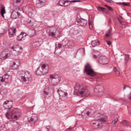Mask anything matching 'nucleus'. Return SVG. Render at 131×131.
I'll return each instance as SVG.
<instances>
[{
  "label": "nucleus",
  "instance_id": "nucleus-1",
  "mask_svg": "<svg viewBox=\"0 0 131 131\" xmlns=\"http://www.w3.org/2000/svg\"><path fill=\"white\" fill-rule=\"evenodd\" d=\"M74 93L80 94L82 96L87 97L90 94V92L82 83H77L74 87Z\"/></svg>",
  "mask_w": 131,
  "mask_h": 131
},
{
  "label": "nucleus",
  "instance_id": "nucleus-2",
  "mask_svg": "<svg viewBox=\"0 0 131 131\" xmlns=\"http://www.w3.org/2000/svg\"><path fill=\"white\" fill-rule=\"evenodd\" d=\"M97 117L98 120L93 121L91 123V125L93 128L95 129H101L102 127V121L107 122V116L105 115L98 113Z\"/></svg>",
  "mask_w": 131,
  "mask_h": 131
},
{
  "label": "nucleus",
  "instance_id": "nucleus-3",
  "mask_svg": "<svg viewBox=\"0 0 131 131\" xmlns=\"http://www.w3.org/2000/svg\"><path fill=\"white\" fill-rule=\"evenodd\" d=\"M31 77L29 72L23 70H21L18 71L17 75V78L18 80L21 81H23L25 82L29 80Z\"/></svg>",
  "mask_w": 131,
  "mask_h": 131
},
{
  "label": "nucleus",
  "instance_id": "nucleus-4",
  "mask_svg": "<svg viewBox=\"0 0 131 131\" xmlns=\"http://www.w3.org/2000/svg\"><path fill=\"white\" fill-rule=\"evenodd\" d=\"M84 71L88 75L91 76V79L92 78V79L97 74L92 69L91 65L88 62H87L85 66Z\"/></svg>",
  "mask_w": 131,
  "mask_h": 131
},
{
  "label": "nucleus",
  "instance_id": "nucleus-5",
  "mask_svg": "<svg viewBox=\"0 0 131 131\" xmlns=\"http://www.w3.org/2000/svg\"><path fill=\"white\" fill-rule=\"evenodd\" d=\"M61 34L60 31L56 29L55 27H52L50 29L49 32H48V35L50 36L54 37H57L60 36Z\"/></svg>",
  "mask_w": 131,
  "mask_h": 131
},
{
  "label": "nucleus",
  "instance_id": "nucleus-6",
  "mask_svg": "<svg viewBox=\"0 0 131 131\" xmlns=\"http://www.w3.org/2000/svg\"><path fill=\"white\" fill-rule=\"evenodd\" d=\"M49 81L51 84L57 85L59 82V77L57 75L50 74V75Z\"/></svg>",
  "mask_w": 131,
  "mask_h": 131
},
{
  "label": "nucleus",
  "instance_id": "nucleus-7",
  "mask_svg": "<svg viewBox=\"0 0 131 131\" xmlns=\"http://www.w3.org/2000/svg\"><path fill=\"white\" fill-rule=\"evenodd\" d=\"M59 96V99L62 100H64L67 99V98L68 94L67 92H64L59 89L57 90Z\"/></svg>",
  "mask_w": 131,
  "mask_h": 131
},
{
  "label": "nucleus",
  "instance_id": "nucleus-8",
  "mask_svg": "<svg viewBox=\"0 0 131 131\" xmlns=\"http://www.w3.org/2000/svg\"><path fill=\"white\" fill-rule=\"evenodd\" d=\"M94 88L95 91L98 93L99 95H101L103 94V88L102 86L100 85H97L95 86Z\"/></svg>",
  "mask_w": 131,
  "mask_h": 131
},
{
  "label": "nucleus",
  "instance_id": "nucleus-9",
  "mask_svg": "<svg viewBox=\"0 0 131 131\" xmlns=\"http://www.w3.org/2000/svg\"><path fill=\"white\" fill-rule=\"evenodd\" d=\"M78 25L81 26H85L86 25L87 22L86 20L81 18H77L76 19Z\"/></svg>",
  "mask_w": 131,
  "mask_h": 131
},
{
  "label": "nucleus",
  "instance_id": "nucleus-10",
  "mask_svg": "<svg viewBox=\"0 0 131 131\" xmlns=\"http://www.w3.org/2000/svg\"><path fill=\"white\" fill-rule=\"evenodd\" d=\"M106 57L104 56H101L99 59V62L101 64H107L108 62Z\"/></svg>",
  "mask_w": 131,
  "mask_h": 131
},
{
  "label": "nucleus",
  "instance_id": "nucleus-11",
  "mask_svg": "<svg viewBox=\"0 0 131 131\" xmlns=\"http://www.w3.org/2000/svg\"><path fill=\"white\" fill-rule=\"evenodd\" d=\"M19 62L18 60H17L15 62L11 61L10 64V67L13 69H16L18 68V65Z\"/></svg>",
  "mask_w": 131,
  "mask_h": 131
},
{
  "label": "nucleus",
  "instance_id": "nucleus-12",
  "mask_svg": "<svg viewBox=\"0 0 131 131\" xmlns=\"http://www.w3.org/2000/svg\"><path fill=\"white\" fill-rule=\"evenodd\" d=\"M12 49H15L19 54L23 51V48L20 46L17 45L11 47Z\"/></svg>",
  "mask_w": 131,
  "mask_h": 131
},
{
  "label": "nucleus",
  "instance_id": "nucleus-13",
  "mask_svg": "<svg viewBox=\"0 0 131 131\" xmlns=\"http://www.w3.org/2000/svg\"><path fill=\"white\" fill-rule=\"evenodd\" d=\"M20 15V13L15 10H13L11 13V17L13 19H16L18 18Z\"/></svg>",
  "mask_w": 131,
  "mask_h": 131
},
{
  "label": "nucleus",
  "instance_id": "nucleus-14",
  "mask_svg": "<svg viewBox=\"0 0 131 131\" xmlns=\"http://www.w3.org/2000/svg\"><path fill=\"white\" fill-rule=\"evenodd\" d=\"M9 54L4 51H3L0 54V58L2 60H4L8 57Z\"/></svg>",
  "mask_w": 131,
  "mask_h": 131
},
{
  "label": "nucleus",
  "instance_id": "nucleus-15",
  "mask_svg": "<svg viewBox=\"0 0 131 131\" xmlns=\"http://www.w3.org/2000/svg\"><path fill=\"white\" fill-rule=\"evenodd\" d=\"M47 72V70L46 71H42V70H40L39 68H38L37 70L35 72V73L37 75H44L45 74H46Z\"/></svg>",
  "mask_w": 131,
  "mask_h": 131
},
{
  "label": "nucleus",
  "instance_id": "nucleus-16",
  "mask_svg": "<svg viewBox=\"0 0 131 131\" xmlns=\"http://www.w3.org/2000/svg\"><path fill=\"white\" fill-rule=\"evenodd\" d=\"M4 104L6 105L7 107H5L7 109H9L12 107L13 103V101H5Z\"/></svg>",
  "mask_w": 131,
  "mask_h": 131
},
{
  "label": "nucleus",
  "instance_id": "nucleus-17",
  "mask_svg": "<svg viewBox=\"0 0 131 131\" xmlns=\"http://www.w3.org/2000/svg\"><path fill=\"white\" fill-rule=\"evenodd\" d=\"M37 120V118L36 116H32L30 118L29 121L30 123L32 124H35Z\"/></svg>",
  "mask_w": 131,
  "mask_h": 131
},
{
  "label": "nucleus",
  "instance_id": "nucleus-18",
  "mask_svg": "<svg viewBox=\"0 0 131 131\" xmlns=\"http://www.w3.org/2000/svg\"><path fill=\"white\" fill-rule=\"evenodd\" d=\"M69 2H70V1L67 0L64 1L63 0H60L59 2V4L60 6L64 5L66 6L68 5V4H66V3H68Z\"/></svg>",
  "mask_w": 131,
  "mask_h": 131
},
{
  "label": "nucleus",
  "instance_id": "nucleus-19",
  "mask_svg": "<svg viewBox=\"0 0 131 131\" xmlns=\"http://www.w3.org/2000/svg\"><path fill=\"white\" fill-rule=\"evenodd\" d=\"M112 29L111 28H109L108 30L107 31L105 35V37L107 38H109L111 37L112 35V33L111 32L112 31Z\"/></svg>",
  "mask_w": 131,
  "mask_h": 131
},
{
  "label": "nucleus",
  "instance_id": "nucleus-20",
  "mask_svg": "<svg viewBox=\"0 0 131 131\" xmlns=\"http://www.w3.org/2000/svg\"><path fill=\"white\" fill-rule=\"evenodd\" d=\"M16 30L14 28H10L9 30V33L10 35H13L15 34Z\"/></svg>",
  "mask_w": 131,
  "mask_h": 131
},
{
  "label": "nucleus",
  "instance_id": "nucleus-21",
  "mask_svg": "<svg viewBox=\"0 0 131 131\" xmlns=\"http://www.w3.org/2000/svg\"><path fill=\"white\" fill-rule=\"evenodd\" d=\"M45 4V3L39 1L36 3V5L37 7L40 8L43 7Z\"/></svg>",
  "mask_w": 131,
  "mask_h": 131
},
{
  "label": "nucleus",
  "instance_id": "nucleus-22",
  "mask_svg": "<svg viewBox=\"0 0 131 131\" xmlns=\"http://www.w3.org/2000/svg\"><path fill=\"white\" fill-rule=\"evenodd\" d=\"M2 78H3V80L4 82H8V80L9 78V77L8 75L5 74L3 76Z\"/></svg>",
  "mask_w": 131,
  "mask_h": 131
},
{
  "label": "nucleus",
  "instance_id": "nucleus-23",
  "mask_svg": "<svg viewBox=\"0 0 131 131\" xmlns=\"http://www.w3.org/2000/svg\"><path fill=\"white\" fill-rule=\"evenodd\" d=\"M11 51V53L12 55L14 56H17L19 54V53L15 49H12Z\"/></svg>",
  "mask_w": 131,
  "mask_h": 131
},
{
  "label": "nucleus",
  "instance_id": "nucleus-24",
  "mask_svg": "<svg viewBox=\"0 0 131 131\" xmlns=\"http://www.w3.org/2000/svg\"><path fill=\"white\" fill-rule=\"evenodd\" d=\"M14 4L16 6H18V5H17L18 3H20L21 1L22 0H13Z\"/></svg>",
  "mask_w": 131,
  "mask_h": 131
},
{
  "label": "nucleus",
  "instance_id": "nucleus-25",
  "mask_svg": "<svg viewBox=\"0 0 131 131\" xmlns=\"http://www.w3.org/2000/svg\"><path fill=\"white\" fill-rule=\"evenodd\" d=\"M1 5L2 7V8L1 11V13H2L3 14H4L5 12V7L2 4H1Z\"/></svg>",
  "mask_w": 131,
  "mask_h": 131
},
{
  "label": "nucleus",
  "instance_id": "nucleus-26",
  "mask_svg": "<svg viewBox=\"0 0 131 131\" xmlns=\"http://www.w3.org/2000/svg\"><path fill=\"white\" fill-rule=\"evenodd\" d=\"M119 4L125 6H130V5L129 3H125V2H123L122 3H119Z\"/></svg>",
  "mask_w": 131,
  "mask_h": 131
},
{
  "label": "nucleus",
  "instance_id": "nucleus-27",
  "mask_svg": "<svg viewBox=\"0 0 131 131\" xmlns=\"http://www.w3.org/2000/svg\"><path fill=\"white\" fill-rule=\"evenodd\" d=\"M9 111L8 112H7L6 113V116L7 118L8 119H10V117L9 116V113L11 112L12 113V112L13 111V110L12 109L9 110Z\"/></svg>",
  "mask_w": 131,
  "mask_h": 131
},
{
  "label": "nucleus",
  "instance_id": "nucleus-28",
  "mask_svg": "<svg viewBox=\"0 0 131 131\" xmlns=\"http://www.w3.org/2000/svg\"><path fill=\"white\" fill-rule=\"evenodd\" d=\"M98 41L96 40H94L92 41L91 45L93 47H94L97 44Z\"/></svg>",
  "mask_w": 131,
  "mask_h": 131
},
{
  "label": "nucleus",
  "instance_id": "nucleus-29",
  "mask_svg": "<svg viewBox=\"0 0 131 131\" xmlns=\"http://www.w3.org/2000/svg\"><path fill=\"white\" fill-rule=\"evenodd\" d=\"M55 45L56 46V48L58 47L59 48H60L62 47V45L60 43H58L57 42H56L55 43Z\"/></svg>",
  "mask_w": 131,
  "mask_h": 131
},
{
  "label": "nucleus",
  "instance_id": "nucleus-30",
  "mask_svg": "<svg viewBox=\"0 0 131 131\" xmlns=\"http://www.w3.org/2000/svg\"><path fill=\"white\" fill-rule=\"evenodd\" d=\"M73 44V42L72 40H69L67 43V45L68 46H71Z\"/></svg>",
  "mask_w": 131,
  "mask_h": 131
},
{
  "label": "nucleus",
  "instance_id": "nucleus-31",
  "mask_svg": "<svg viewBox=\"0 0 131 131\" xmlns=\"http://www.w3.org/2000/svg\"><path fill=\"white\" fill-rule=\"evenodd\" d=\"M46 65L44 64L42 65L41 67V68L42 71H45L46 70Z\"/></svg>",
  "mask_w": 131,
  "mask_h": 131
},
{
  "label": "nucleus",
  "instance_id": "nucleus-32",
  "mask_svg": "<svg viewBox=\"0 0 131 131\" xmlns=\"http://www.w3.org/2000/svg\"><path fill=\"white\" fill-rule=\"evenodd\" d=\"M23 38L22 35V34H21L19 35L17 37V39L19 41L21 40Z\"/></svg>",
  "mask_w": 131,
  "mask_h": 131
},
{
  "label": "nucleus",
  "instance_id": "nucleus-33",
  "mask_svg": "<svg viewBox=\"0 0 131 131\" xmlns=\"http://www.w3.org/2000/svg\"><path fill=\"white\" fill-rule=\"evenodd\" d=\"M97 9L98 10L101 12L104 10L105 9L104 8L99 6L97 7Z\"/></svg>",
  "mask_w": 131,
  "mask_h": 131
},
{
  "label": "nucleus",
  "instance_id": "nucleus-34",
  "mask_svg": "<svg viewBox=\"0 0 131 131\" xmlns=\"http://www.w3.org/2000/svg\"><path fill=\"white\" fill-rule=\"evenodd\" d=\"M125 61L126 62V63L128 62L129 59V55L128 54H125Z\"/></svg>",
  "mask_w": 131,
  "mask_h": 131
},
{
  "label": "nucleus",
  "instance_id": "nucleus-35",
  "mask_svg": "<svg viewBox=\"0 0 131 131\" xmlns=\"http://www.w3.org/2000/svg\"><path fill=\"white\" fill-rule=\"evenodd\" d=\"M33 45L35 46V47H37L39 46H40V44L39 42H37L34 43Z\"/></svg>",
  "mask_w": 131,
  "mask_h": 131
},
{
  "label": "nucleus",
  "instance_id": "nucleus-36",
  "mask_svg": "<svg viewBox=\"0 0 131 131\" xmlns=\"http://www.w3.org/2000/svg\"><path fill=\"white\" fill-rule=\"evenodd\" d=\"M118 120V118H117L116 119H114L112 121V123H113L114 124H115L117 122Z\"/></svg>",
  "mask_w": 131,
  "mask_h": 131
},
{
  "label": "nucleus",
  "instance_id": "nucleus-37",
  "mask_svg": "<svg viewBox=\"0 0 131 131\" xmlns=\"http://www.w3.org/2000/svg\"><path fill=\"white\" fill-rule=\"evenodd\" d=\"M70 2H73V3H75L76 2H81V0H72L71 1H70Z\"/></svg>",
  "mask_w": 131,
  "mask_h": 131
},
{
  "label": "nucleus",
  "instance_id": "nucleus-38",
  "mask_svg": "<svg viewBox=\"0 0 131 131\" xmlns=\"http://www.w3.org/2000/svg\"><path fill=\"white\" fill-rule=\"evenodd\" d=\"M3 82V78H2V77H0V85H1L2 83Z\"/></svg>",
  "mask_w": 131,
  "mask_h": 131
},
{
  "label": "nucleus",
  "instance_id": "nucleus-39",
  "mask_svg": "<svg viewBox=\"0 0 131 131\" xmlns=\"http://www.w3.org/2000/svg\"><path fill=\"white\" fill-rule=\"evenodd\" d=\"M114 69L115 72L118 74H120L119 72L117 70V69L116 67H114Z\"/></svg>",
  "mask_w": 131,
  "mask_h": 131
},
{
  "label": "nucleus",
  "instance_id": "nucleus-40",
  "mask_svg": "<svg viewBox=\"0 0 131 131\" xmlns=\"http://www.w3.org/2000/svg\"><path fill=\"white\" fill-rule=\"evenodd\" d=\"M20 34H22L23 38L24 37H26V34L23 32H21Z\"/></svg>",
  "mask_w": 131,
  "mask_h": 131
},
{
  "label": "nucleus",
  "instance_id": "nucleus-41",
  "mask_svg": "<svg viewBox=\"0 0 131 131\" xmlns=\"http://www.w3.org/2000/svg\"><path fill=\"white\" fill-rule=\"evenodd\" d=\"M107 8L109 10H111L112 12L113 11V9L111 7L108 6Z\"/></svg>",
  "mask_w": 131,
  "mask_h": 131
},
{
  "label": "nucleus",
  "instance_id": "nucleus-42",
  "mask_svg": "<svg viewBox=\"0 0 131 131\" xmlns=\"http://www.w3.org/2000/svg\"><path fill=\"white\" fill-rule=\"evenodd\" d=\"M106 42L107 44L108 45V46H110L111 44V42L110 41L106 40Z\"/></svg>",
  "mask_w": 131,
  "mask_h": 131
},
{
  "label": "nucleus",
  "instance_id": "nucleus-43",
  "mask_svg": "<svg viewBox=\"0 0 131 131\" xmlns=\"http://www.w3.org/2000/svg\"><path fill=\"white\" fill-rule=\"evenodd\" d=\"M89 26L90 28V29H92V25L91 24V23L89 21Z\"/></svg>",
  "mask_w": 131,
  "mask_h": 131
},
{
  "label": "nucleus",
  "instance_id": "nucleus-44",
  "mask_svg": "<svg viewBox=\"0 0 131 131\" xmlns=\"http://www.w3.org/2000/svg\"><path fill=\"white\" fill-rule=\"evenodd\" d=\"M99 56L98 54H94L93 55V57L95 59L97 57V56Z\"/></svg>",
  "mask_w": 131,
  "mask_h": 131
},
{
  "label": "nucleus",
  "instance_id": "nucleus-45",
  "mask_svg": "<svg viewBox=\"0 0 131 131\" xmlns=\"http://www.w3.org/2000/svg\"><path fill=\"white\" fill-rule=\"evenodd\" d=\"M127 97L129 99H131V92L127 96Z\"/></svg>",
  "mask_w": 131,
  "mask_h": 131
},
{
  "label": "nucleus",
  "instance_id": "nucleus-46",
  "mask_svg": "<svg viewBox=\"0 0 131 131\" xmlns=\"http://www.w3.org/2000/svg\"><path fill=\"white\" fill-rule=\"evenodd\" d=\"M31 29L32 30L33 34H34L35 33V30L34 28H32Z\"/></svg>",
  "mask_w": 131,
  "mask_h": 131
},
{
  "label": "nucleus",
  "instance_id": "nucleus-47",
  "mask_svg": "<svg viewBox=\"0 0 131 131\" xmlns=\"http://www.w3.org/2000/svg\"><path fill=\"white\" fill-rule=\"evenodd\" d=\"M43 92H44V93H45L46 95H47L48 94V93L47 92H46V91H44Z\"/></svg>",
  "mask_w": 131,
  "mask_h": 131
},
{
  "label": "nucleus",
  "instance_id": "nucleus-48",
  "mask_svg": "<svg viewBox=\"0 0 131 131\" xmlns=\"http://www.w3.org/2000/svg\"><path fill=\"white\" fill-rule=\"evenodd\" d=\"M118 21L121 24H122V21L119 19H118Z\"/></svg>",
  "mask_w": 131,
  "mask_h": 131
},
{
  "label": "nucleus",
  "instance_id": "nucleus-49",
  "mask_svg": "<svg viewBox=\"0 0 131 131\" xmlns=\"http://www.w3.org/2000/svg\"><path fill=\"white\" fill-rule=\"evenodd\" d=\"M19 115H15L14 116V117L15 118H17L18 117V116H19Z\"/></svg>",
  "mask_w": 131,
  "mask_h": 131
},
{
  "label": "nucleus",
  "instance_id": "nucleus-50",
  "mask_svg": "<svg viewBox=\"0 0 131 131\" xmlns=\"http://www.w3.org/2000/svg\"><path fill=\"white\" fill-rule=\"evenodd\" d=\"M107 1L109 3H112L113 2V1L112 0H107Z\"/></svg>",
  "mask_w": 131,
  "mask_h": 131
},
{
  "label": "nucleus",
  "instance_id": "nucleus-51",
  "mask_svg": "<svg viewBox=\"0 0 131 131\" xmlns=\"http://www.w3.org/2000/svg\"><path fill=\"white\" fill-rule=\"evenodd\" d=\"M40 2H43L45 3V0H38Z\"/></svg>",
  "mask_w": 131,
  "mask_h": 131
},
{
  "label": "nucleus",
  "instance_id": "nucleus-52",
  "mask_svg": "<svg viewBox=\"0 0 131 131\" xmlns=\"http://www.w3.org/2000/svg\"><path fill=\"white\" fill-rule=\"evenodd\" d=\"M48 131H53L52 129H47Z\"/></svg>",
  "mask_w": 131,
  "mask_h": 131
},
{
  "label": "nucleus",
  "instance_id": "nucleus-53",
  "mask_svg": "<svg viewBox=\"0 0 131 131\" xmlns=\"http://www.w3.org/2000/svg\"><path fill=\"white\" fill-rule=\"evenodd\" d=\"M86 114L88 115H89L90 114V113L89 112H87L86 113Z\"/></svg>",
  "mask_w": 131,
  "mask_h": 131
},
{
  "label": "nucleus",
  "instance_id": "nucleus-54",
  "mask_svg": "<svg viewBox=\"0 0 131 131\" xmlns=\"http://www.w3.org/2000/svg\"><path fill=\"white\" fill-rule=\"evenodd\" d=\"M126 85H124V86L123 87V89H124V90H125V89L126 87Z\"/></svg>",
  "mask_w": 131,
  "mask_h": 131
},
{
  "label": "nucleus",
  "instance_id": "nucleus-55",
  "mask_svg": "<svg viewBox=\"0 0 131 131\" xmlns=\"http://www.w3.org/2000/svg\"><path fill=\"white\" fill-rule=\"evenodd\" d=\"M72 128L71 127H69L67 129H71Z\"/></svg>",
  "mask_w": 131,
  "mask_h": 131
},
{
  "label": "nucleus",
  "instance_id": "nucleus-56",
  "mask_svg": "<svg viewBox=\"0 0 131 131\" xmlns=\"http://www.w3.org/2000/svg\"><path fill=\"white\" fill-rule=\"evenodd\" d=\"M2 16L3 17H4V14H2V13H1Z\"/></svg>",
  "mask_w": 131,
  "mask_h": 131
},
{
  "label": "nucleus",
  "instance_id": "nucleus-57",
  "mask_svg": "<svg viewBox=\"0 0 131 131\" xmlns=\"http://www.w3.org/2000/svg\"><path fill=\"white\" fill-rule=\"evenodd\" d=\"M31 22V20H30L29 21H28V23H30Z\"/></svg>",
  "mask_w": 131,
  "mask_h": 131
},
{
  "label": "nucleus",
  "instance_id": "nucleus-58",
  "mask_svg": "<svg viewBox=\"0 0 131 131\" xmlns=\"http://www.w3.org/2000/svg\"><path fill=\"white\" fill-rule=\"evenodd\" d=\"M104 5L106 7H108V5Z\"/></svg>",
  "mask_w": 131,
  "mask_h": 131
},
{
  "label": "nucleus",
  "instance_id": "nucleus-59",
  "mask_svg": "<svg viewBox=\"0 0 131 131\" xmlns=\"http://www.w3.org/2000/svg\"><path fill=\"white\" fill-rule=\"evenodd\" d=\"M126 87H127L129 88V86H128V85H126Z\"/></svg>",
  "mask_w": 131,
  "mask_h": 131
},
{
  "label": "nucleus",
  "instance_id": "nucleus-60",
  "mask_svg": "<svg viewBox=\"0 0 131 131\" xmlns=\"http://www.w3.org/2000/svg\"><path fill=\"white\" fill-rule=\"evenodd\" d=\"M33 24H31V26H33Z\"/></svg>",
  "mask_w": 131,
  "mask_h": 131
},
{
  "label": "nucleus",
  "instance_id": "nucleus-61",
  "mask_svg": "<svg viewBox=\"0 0 131 131\" xmlns=\"http://www.w3.org/2000/svg\"><path fill=\"white\" fill-rule=\"evenodd\" d=\"M120 17L121 18V19H123V17H122L121 16Z\"/></svg>",
  "mask_w": 131,
  "mask_h": 131
},
{
  "label": "nucleus",
  "instance_id": "nucleus-62",
  "mask_svg": "<svg viewBox=\"0 0 131 131\" xmlns=\"http://www.w3.org/2000/svg\"><path fill=\"white\" fill-rule=\"evenodd\" d=\"M126 124H125V126H126Z\"/></svg>",
  "mask_w": 131,
  "mask_h": 131
},
{
  "label": "nucleus",
  "instance_id": "nucleus-63",
  "mask_svg": "<svg viewBox=\"0 0 131 131\" xmlns=\"http://www.w3.org/2000/svg\"><path fill=\"white\" fill-rule=\"evenodd\" d=\"M90 80V81H92V80Z\"/></svg>",
  "mask_w": 131,
  "mask_h": 131
}]
</instances>
